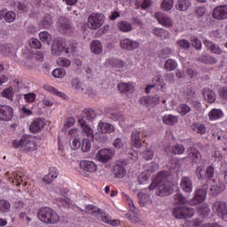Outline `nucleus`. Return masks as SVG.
Instances as JSON below:
<instances>
[{"instance_id": "62", "label": "nucleus", "mask_w": 227, "mask_h": 227, "mask_svg": "<svg viewBox=\"0 0 227 227\" xmlns=\"http://www.w3.org/2000/svg\"><path fill=\"white\" fill-rule=\"evenodd\" d=\"M164 77L165 81H167V82H169V84L175 83V74H173V73H167Z\"/></svg>"}, {"instance_id": "47", "label": "nucleus", "mask_w": 227, "mask_h": 227, "mask_svg": "<svg viewBox=\"0 0 227 227\" xmlns=\"http://www.w3.org/2000/svg\"><path fill=\"white\" fill-rule=\"evenodd\" d=\"M53 77L63 79L67 75V71L64 68H56L52 71Z\"/></svg>"}, {"instance_id": "56", "label": "nucleus", "mask_w": 227, "mask_h": 227, "mask_svg": "<svg viewBox=\"0 0 227 227\" xmlns=\"http://www.w3.org/2000/svg\"><path fill=\"white\" fill-rule=\"evenodd\" d=\"M71 84L74 90H76V91H84V89L81 86V82H79L78 79H74Z\"/></svg>"}, {"instance_id": "15", "label": "nucleus", "mask_w": 227, "mask_h": 227, "mask_svg": "<svg viewBox=\"0 0 227 227\" xmlns=\"http://www.w3.org/2000/svg\"><path fill=\"white\" fill-rule=\"evenodd\" d=\"M17 19V14L13 11H8L6 9L0 11V20H5L9 24L15 22Z\"/></svg>"}, {"instance_id": "64", "label": "nucleus", "mask_w": 227, "mask_h": 227, "mask_svg": "<svg viewBox=\"0 0 227 227\" xmlns=\"http://www.w3.org/2000/svg\"><path fill=\"white\" fill-rule=\"evenodd\" d=\"M219 97H221L223 98V100H227V87L220 88Z\"/></svg>"}, {"instance_id": "11", "label": "nucleus", "mask_w": 227, "mask_h": 227, "mask_svg": "<svg viewBox=\"0 0 227 227\" xmlns=\"http://www.w3.org/2000/svg\"><path fill=\"white\" fill-rule=\"evenodd\" d=\"M13 118V108L8 106H0V120L10 121Z\"/></svg>"}, {"instance_id": "8", "label": "nucleus", "mask_w": 227, "mask_h": 227, "mask_svg": "<svg viewBox=\"0 0 227 227\" xmlns=\"http://www.w3.org/2000/svg\"><path fill=\"white\" fill-rule=\"evenodd\" d=\"M120 47L123 51H136V49H139V43L137 41L126 38L121 40Z\"/></svg>"}, {"instance_id": "9", "label": "nucleus", "mask_w": 227, "mask_h": 227, "mask_svg": "<svg viewBox=\"0 0 227 227\" xmlns=\"http://www.w3.org/2000/svg\"><path fill=\"white\" fill-rule=\"evenodd\" d=\"M207 200V188H200L196 191L194 197L191 201V205H200Z\"/></svg>"}, {"instance_id": "58", "label": "nucleus", "mask_w": 227, "mask_h": 227, "mask_svg": "<svg viewBox=\"0 0 227 227\" xmlns=\"http://www.w3.org/2000/svg\"><path fill=\"white\" fill-rule=\"evenodd\" d=\"M57 63L59 67H65L66 68H68V66L70 65V61L68 60V59L65 58H59Z\"/></svg>"}, {"instance_id": "38", "label": "nucleus", "mask_w": 227, "mask_h": 227, "mask_svg": "<svg viewBox=\"0 0 227 227\" xmlns=\"http://www.w3.org/2000/svg\"><path fill=\"white\" fill-rule=\"evenodd\" d=\"M144 169L146 171L147 175H152V173L159 171V165L155 162H150L144 166Z\"/></svg>"}, {"instance_id": "42", "label": "nucleus", "mask_w": 227, "mask_h": 227, "mask_svg": "<svg viewBox=\"0 0 227 227\" xmlns=\"http://www.w3.org/2000/svg\"><path fill=\"white\" fill-rule=\"evenodd\" d=\"M208 116L210 120H219V118H223V111L221 109L214 108L209 112Z\"/></svg>"}, {"instance_id": "17", "label": "nucleus", "mask_w": 227, "mask_h": 227, "mask_svg": "<svg viewBox=\"0 0 227 227\" xmlns=\"http://www.w3.org/2000/svg\"><path fill=\"white\" fill-rule=\"evenodd\" d=\"M43 127H45V120L42 118H37L34 120L33 122L31 123L29 127V130L33 134H37V132H40V130H42Z\"/></svg>"}, {"instance_id": "55", "label": "nucleus", "mask_w": 227, "mask_h": 227, "mask_svg": "<svg viewBox=\"0 0 227 227\" xmlns=\"http://www.w3.org/2000/svg\"><path fill=\"white\" fill-rule=\"evenodd\" d=\"M221 192V187L217 184H213L210 186L209 194L212 196H217Z\"/></svg>"}, {"instance_id": "30", "label": "nucleus", "mask_w": 227, "mask_h": 227, "mask_svg": "<svg viewBox=\"0 0 227 227\" xmlns=\"http://www.w3.org/2000/svg\"><path fill=\"white\" fill-rule=\"evenodd\" d=\"M192 5V2L191 0H179L176 5V10H179V12H187Z\"/></svg>"}, {"instance_id": "59", "label": "nucleus", "mask_w": 227, "mask_h": 227, "mask_svg": "<svg viewBox=\"0 0 227 227\" xmlns=\"http://www.w3.org/2000/svg\"><path fill=\"white\" fill-rule=\"evenodd\" d=\"M114 148H123L125 146V142L121 140V138H115L114 141Z\"/></svg>"}, {"instance_id": "25", "label": "nucleus", "mask_w": 227, "mask_h": 227, "mask_svg": "<svg viewBox=\"0 0 227 227\" xmlns=\"http://www.w3.org/2000/svg\"><path fill=\"white\" fill-rule=\"evenodd\" d=\"M97 130H101L105 134H113V132H114L115 129H114V126H113L111 123L100 121L98 124Z\"/></svg>"}, {"instance_id": "20", "label": "nucleus", "mask_w": 227, "mask_h": 227, "mask_svg": "<svg viewBox=\"0 0 227 227\" xmlns=\"http://www.w3.org/2000/svg\"><path fill=\"white\" fill-rule=\"evenodd\" d=\"M203 43L207 51L212 52V54H223V50L215 43L210 40H205Z\"/></svg>"}, {"instance_id": "60", "label": "nucleus", "mask_w": 227, "mask_h": 227, "mask_svg": "<svg viewBox=\"0 0 227 227\" xmlns=\"http://www.w3.org/2000/svg\"><path fill=\"white\" fill-rule=\"evenodd\" d=\"M24 98L27 102H35L36 100V94L35 93H28L24 95Z\"/></svg>"}, {"instance_id": "43", "label": "nucleus", "mask_w": 227, "mask_h": 227, "mask_svg": "<svg viewBox=\"0 0 227 227\" xmlns=\"http://www.w3.org/2000/svg\"><path fill=\"white\" fill-rule=\"evenodd\" d=\"M177 113L181 114V116H185V114H189L191 113V106H189L187 104H181L177 107Z\"/></svg>"}, {"instance_id": "41", "label": "nucleus", "mask_w": 227, "mask_h": 227, "mask_svg": "<svg viewBox=\"0 0 227 227\" xmlns=\"http://www.w3.org/2000/svg\"><path fill=\"white\" fill-rule=\"evenodd\" d=\"M12 208V205L10 204V201L6 200H0V212H3L4 214H8Z\"/></svg>"}, {"instance_id": "10", "label": "nucleus", "mask_w": 227, "mask_h": 227, "mask_svg": "<svg viewBox=\"0 0 227 227\" xmlns=\"http://www.w3.org/2000/svg\"><path fill=\"white\" fill-rule=\"evenodd\" d=\"M213 19L216 20H224L227 19V5H220L213 10Z\"/></svg>"}, {"instance_id": "40", "label": "nucleus", "mask_w": 227, "mask_h": 227, "mask_svg": "<svg viewBox=\"0 0 227 227\" xmlns=\"http://www.w3.org/2000/svg\"><path fill=\"white\" fill-rule=\"evenodd\" d=\"M39 38L43 43H45L46 45H51V41L52 38L51 37V34H49L47 31H43L39 33Z\"/></svg>"}, {"instance_id": "45", "label": "nucleus", "mask_w": 227, "mask_h": 227, "mask_svg": "<svg viewBox=\"0 0 227 227\" xmlns=\"http://www.w3.org/2000/svg\"><path fill=\"white\" fill-rule=\"evenodd\" d=\"M118 27L123 33H127L129 31H132V25H130V23H129L127 21H121L118 24Z\"/></svg>"}, {"instance_id": "57", "label": "nucleus", "mask_w": 227, "mask_h": 227, "mask_svg": "<svg viewBox=\"0 0 227 227\" xmlns=\"http://www.w3.org/2000/svg\"><path fill=\"white\" fill-rule=\"evenodd\" d=\"M143 157L144 159H145V160H152V159H153V151L150 150V149H145L143 152Z\"/></svg>"}, {"instance_id": "13", "label": "nucleus", "mask_w": 227, "mask_h": 227, "mask_svg": "<svg viewBox=\"0 0 227 227\" xmlns=\"http://www.w3.org/2000/svg\"><path fill=\"white\" fill-rule=\"evenodd\" d=\"M111 159H113V153L109 149L100 150L96 154V160H98V162H102L103 164L109 162Z\"/></svg>"}, {"instance_id": "28", "label": "nucleus", "mask_w": 227, "mask_h": 227, "mask_svg": "<svg viewBox=\"0 0 227 227\" xmlns=\"http://www.w3.org/2000/svg\"><path fill=\"white\" fill-rule=\"evenodd\" d=\"M58 27L60 31H65V29H70L72 27V23L67 17H60L59 19Z\"/></svg>"}, {"instance_id": "50", "label": "nucleus", "mask_w": 227, "mask_h": 227, "mask_svg": "<svg viewBox=\"0 0 227 227\" xmlns=\"http://www.w3.org/2000/svg\"><path fill=\"white\" fill-rule=\"evenodd\" d=\"M192 45L196 49V51H201V48L203 47V44L201 43V40H200L198 37H192L191 39Z\"/></svg>"}, {"instance_id": "31", "label": "nucleus", "mask_w": 227, "mask_h": 227, "mask_svg": "<svg viewBox=\"0 0 227 227\" xmlns=\"http://www.w3.org/2000/svg\"><path fill=\"white\" fill-rule=\"evenodd\" d=\"M104 47L102 46V43L98 40H94L90 43V50L93 54H102Z\"/></svg>"}, {"instance_id": "24", "label": "nucleus", "mask_w": 227, "mask_h": 227, "mask_svg": "<svg viewBox=\"0 0 227 227\" xmlns=\"http://www.w3.org/2000/svg\"><path fill=\"white\" fill-rule=\"evenodd\" d=\"M202 95H203L205 100H207V102H208L209 104H214L215 102V99L217 98L215 92H214V90H212L208 88H205L203 90Z\"/></svg>"}, {"instance_id": "21", "label": "nucleus", "mask_w": 227, "mask_h": 227, "mask_svg": "<svg viewBox=\"0 0 227 227\" xmlns=\"http://www.w3.org/2000/svg\"><path fill=\"white\" fill-rule=\"evenodd\" d=\"M180 187L184 192H192V181L187 176L181 178Z\"/></svg>"}, {"instance_id": "34", "label": "nucleus", "mask_w": 227, "mask_h": 227, "mask_svg": "<svg viewBox=\"0 0 227 227\" xmlns=\"http://www.w3.org/2000/svg\"><path fill=\"white\" fill-rule=\"evenodd\" d=\"M177 67H178V63H176V60L173 59H167L164 64V69L167 72H173V70H176Z\"/></svg>"}, {"instance_id": "22", "label": "nucleus", "mask_w": 227, "mask_h": 227, "mask_svg": "<svg viewBox=\"0 0 227 227\" xmlns=\"http://www.w3.org/2000/svg\"><path fill=\"white\" fill-rule=\"evenodd\" d=\"M153 34L161 40H168L171 38V34H169V31L160 27H154L153 29Z\"/></svg>"}, {"instance_id": "53", "label": "nucleus", "mask_w": 227, "mask_h": 227, "mask_svg": "<svg viewBox=\"0 0 227 227\" xmlns=\"http://www.w3.org/2000/svg\"><path fill=\"white\" fill-rule=\"evenodd\" d=\"M58 203L62 205L65 208H70V199L68 198H58L57 199Z\"/></svg>"}, {"instance_id": "35", "label": "nucleus", "mask_w": 227, "mask_h": 227, "mask_svg": "<svg viewBox=\"0 0 227 227\" xmlns=\"http://www.w3.org/2000/svg\"><path fill=\"white\" fill-rule=\"evenodd\" d=\"M188 202L187 197L184 196V194L176 193L174 195L175 205H187Z\"/></svg>"}, {"instance_id": "19", "label": "nucleus", "mask_w": 227, "mask_h": 227, "mask_svg": "<svg viewBox=\"0 0 227 227\" xmlns=\"http://www.w3.org/2000/svg\"><path fill=\"white\" fill-rule=\"evenodd\" d=\"M88 137H92L95 141L98 143H106L107 141V135L105 134L101 130H98L95 134H93V129H91V134H89L88 131H83Z\"/></svg>"}, {"instance_id": "7", "label": "nucleus", "mask_w": 227, "mask_h": 227, "mask_svg": "<svg viewBox=\"0 0 227 227\" xmlns=\"http://www.w3.org/2000/svg\"><path fill=\"white\" fill-rule=\"evenodd\" d=\"M213 211L227 223V204L223 201H215L212 206Z\"/></svg>"}, {"instance_id": "3", "label": "nucleus", "mask_w": 227, "mask_h": 227, "mask_svg": "<svg viewBox=\"0 0 227 227\" xmlns=\"http://www.w3.org/2000/svg\"><path fill=\"white\" fill-rule=\"evenodd\" d=\"M97 111L93 110V108H86L83 110L82 114V118L78 119V123L82 127L83 132H88V134H91V128L88 125L86 121L89 123H93L95 120H97Z\"/></svg>"}, {"instance_id": "48", "label": "nucleus", "mask_w": 227, "mask_h": 227, "mask_svg": "<svg viewBox=\"0 0 227 227\" xmlns=\"http://www.w3.org/2000/svg\"><path fill=\"white\" fill-rule=\"evenodd\" d=\"M173 4H174L173 0H163L160 7L163 10V12H169V10L173 8Z\"/></svg>"}, {"instance_id": "5", "label": "nucleus", "mask_w": 227, "mask_h": 227, "mask_svg": "<svg viewBox=\"0 0 227 227\" xmlns=\"http://www.w3.org/2000/svg\"><path fill=\"white\" fill-rule=\"evenodd\" d=\"M214 175H215V170L212 166L207 167L206 170L204 166H199L196 168V176L199 180H205V178L212 180Z\"/></svg>"}, {"instance_id": "33", "label": "nucleus", "mask_w": 227, "mask_h": 227, "mask_svg": "<svg viewBox=\"0 0 227 227\" xmlns=\"http://www.w3.org/2000/svg\"><path fill=\"white\" fill-rule=\"evenodd\" d=\"M118 90L121 93H134V86L130 83L121 82L118 84Z\"/></svg>"}, {"instance_id": "26", "label": "nucleus", "mask_w": 227, "mask_h": 227, "mask_svg": "<svg viewBox=\"0 0 227 227\" xmlns=\"http://www.w3.org/2000/svg\"><path fill=\"white\" fill-rule=\"evenodd\" d=\"M114 174L115 178H123L125 175H127V170H125V167L121 165V163H117L113 167Z\"/></svg>"}, {"instance_id": "18", "label": "nucleus", "mask_w": 227, "mask_h": 227, "mask_svg": "<svg viewBox=\"0 0 227 227\" xmlns=\"http://www.w3.org/2000/svg\"><path fill=\"white\" fill-rule=\"evenodd\" d=\"M80 168L83 169L86 173H96L98 167L97 164L90 160L80 161Z\"/></svg>"}, {"instance_id": "29", "label": "nucleus", "mask_w": 227, "mask_h": 227, "mask_svg": "<svg viewBox=\"0 0 227 227\" xmlns=\"http://www.w3.org/2000/svg\"><path fill=\"white\" fill-rule=\"evenodd\" d=\"M23 148L27 152H35V150H37L38 145L35 140H29V138L25 137Z\"/></svg>"}, {"instance_id": "39", "label": "nucleus", "mask_w": 227, "mask_h": 227, "mask_svg": "<svg viewBox=\"0 0 227 227\" xmlns=\"http://www.w3.org/2000/svg\"><path fill=\"white\" fill-rule=\"evenodd\" d=\"M199 59L201 63H205L206 65H215V63H217L216 59L210 55L200 56Z\"/></svg>"}, {"instance_id": "36", "label": "nucleus", "mask_w": 227, "mask_h": 227, "mask_svg": "<svg viewBox=\"0 0 227 227\" xmlns=\"http://www.w3.org/2000/svg\"><path fill=\"white\" fill-rule=\"evenodd\" d=\"M192 130H193V132H197V134H205V132H207V126H205V124L203 123H193L192 124Z\"/></svg>"}, {"instance_id": "16", "label": "nucleus", "mask_w": 227, "mask_h": 227, "mask_svg": "<svg viewBox=\"0 0 227 227\" xmlns=\"http://www.w3.org/2000/svg\"><path fill=\"white\" fill-rule=\"evenodd\" d=\"M67 47V43L63 42V40H55L53 41V44L51 46V52L53 56H59L65 48Z\"/></svg>"}, {"instance_id": "54", "label": "nucleus", "mask_w": 227, "mask_h": 227, "mask_svg": "<svg viewBox=\"0 0 227 227\" xmlns=\"http://www.w3.org/2000/svg\"><path fill=\"white\" fill-rule=\"evenodd\" d=\"M29 43L32 49H42V43L36 38L30 39Z\"/></svg>"}, {"instance_id": "12", "label": "nucleus", "mask_w": 227, "mask_h": 227, "mask_svg": "<svg viewBox=\"0 0 227 227\" xmlns=\"http://www.w3.org/2000/svg\"><path fill=\"white\" fill-rule=\"evenodd\" d=\"M160 102V98L159 96L153 97H143L140 98L141 106H145V107H155Z\"/></svg>"}, {"instance_id": "44", "label": "nucleus", "mask_w": 227, "mask_h": 227, "mask_svg": "<svg viewBox=\"0 0 227 227\" xmlns=\"http://www.w3.org/2000/svg\"><path fill=\"white\" fill-rule=\"evenodd\" d=\"M55 178H58V172H50L48 175L43 176V182L47 185L49 184H52Z\"/></svg>"}, {"instance_id": "52", "label": "nucleus", "mask_w": 227, "mask_h": 227, "mask_svg": "<svg viewBox=\"0 0 227 227\" xmlns=\"http://www.w3.org/2000/svg\"><path fill=\"white\" fill-rule=\"evenodd\" d=\"M172 152L175 155H182L185 152V147L183 145H176L172 147Z\"/></svg>"}, {"instance_id": "37", "label": "nucleus", "mask_w": 227, "mask_h": 227, "mask_svg": "<svg viewBox=\"0 0 227 227\" xmlns=\"http://www.w3.org/2000/svg\"><path fill=\"white\" fill-rule=\"evenodd\" d=\"M162 121L165 125H175V123L178 122V117L173 114H167L162 117Z\"/></svg>"}, {"instance_id": "1", "label": "nucleus", "mask_w": 227, "mask_h": 227, "mask_svg": "<svg viewBox=\"0 0 227 227\" xmlns=\"http://www.w3.org/2000/svg\"><path fill=\"white\" fill-rule=\"evenodd\" d=\"M168 177L169 171L167 170L160 171L156 175L154 184L157 196L164 198V196L173 194V186H171V182L168 180Z\"/></svg>"}, {"instance_id": "63", "label": "nucleus", "mask_w": 227, "mask_h": 227, "mask_svg": "<svg viewBox=\"0 0 227 227\" xmlns=\"http://www.w3.org/2000/svg\"><path fill=\"white\" fill-rule=\"evenodd\" d=\"M43 61V53L42 51H37L33 55L31 61Z\"/></svg>"}, {"instance_id": "51", "label": "nucleus", "mask_w": 227, "mask_h": 227, "mask_svg": "<svg viewBox=\"0 0 227 227\" xmlns=\"http://www.w3.org/2000/svg\"><path fill=\"white\" fill-rule=\"evenodd\" d=\"M2 97H4V98H8L9 100H12V98H13V89L12 87L4 89L2 91Z\"/></svg>"}, {"instance_id": "32", "label": "nucleus", "mask_w": 227, "mask_h": 227, "mask_svg": "<svg viewBox=\"0 0 227 227\" xmlns=\"http://www.w3.org/2000/svg\"><path fill=\"white\" fill-rule=\"evenodd\" d=\"M187 155L188 159H191V160H193L194 162H198V160L201 159V154H200V152H198V150L192 147H190L187 150Z\"/></svg>"}, {"instance_id": "14", "label": "nucleus", "mask_w": 227, "mask_h": 227, "mask_svg": "<svg viewBox=\"0 0 227 227\" xmlns=\"http://www.w3.org/2000/svg\"><path fill=\"white\" fill-rule=\"evenodd\" d=\"M154 19L158 20L159 24L164 26L165 27H171L173 26V20L168 15L163 12L154 13Z\"/></svg>"}, {"instance_id": "27", "label": "nucleus", "mask_w": 227, "mask_h": 227, "mask_svg": "<svg viewBox=\"0 0 227 227\" xmlns=\"http://www.w3.org/2000/svg\"><path fill=\"white\" fill-rule=\"evenodd\" d=\"M52 24H54L52 16L51 14H46L40 21L39 26L42 29H49L51 27Z\"/></svg>"}, {"instance_id": "6", "label": "nucleus", "mask_w": 227, "mask_h": 227, "mask_svg": "<svg viewBox=\"0 0 227 227\" xmlns=\"http://www.w3.org/2000/svg\"><path fill=\"white\" fill-rule=\"evenodd\" d=\"M88 26L90 29H98L104 26V14L92 13L88 19Z\"/></svg>"}, {"instance_id": "46", "label": "nucleus", "mask_w": 227, "mask_h": 227, "mask_svg": "<svg viewBox=\"0 0 227 227\" xmlns=\"http://www.w3.org/2000/svg\"><path fill=\"white\" fill-rule=\"evenodd\" d=\"M176 44L184 51H189L191 49V42L187 41L186 39H181L176 42Z\"/></svg>"}, {"instance_id": "23", "label": "nucleus", "mask_w": 227, "mask_h": 227, "mask_svg": "<svg viewBox=\"0 0 227 227\" xmlns=\"http://www.w3.org/2000/svg\"><path fill=\"white\" fill-rule=\"evenodd\" d=\"M131 145L133 148H141L143 144L141 143V132L135 130L131 133Z\"/></svg>"}, {"instance_id": "4", "label": "nucleus", "mask_w": 227, "mask_h": 227, "mask_svg": "<svg viewBox=\"0 0 227 227\" xmlns=\"http://www.w3.org/2000/svg\"><path fill=\"white\" fill-rule=\"evenodd\" d=\"M173 215L176 219H187V217L194 215V209L185 206H178L174 208Z\"/></svg>"}, {"instance_id": "2", "label": "nucleus", "mask_w": 227, "mask_h": 227, "mask_svg": "<svg viewBox=\"0 0 227 227\" xmlns=\"http://www.w3.org/2000/svg\"><path fill=\"white\" fill-rule=\"evenodd\" d=\"M37 217L42 223H45V224H58L59 223L60 218L59 215L56 210L51 207H41L37 212Z\"/></svg>"}, {"instance_id": "49", "label": "nucleus", "mask_w": 227, "mask_h": 227, "mask_svg": "<svg viewBox=\"0 0 227 227\" xmlns=\"http://www.w3.org/2000/svg\"><path fill=\"white\" fill-rule=\"evenodd\" d=\"M91 150V141L88 138H84L82 142V152L87 153Z\"/></svg>"}, {"instance_id": "61", "label": "nucleus", "mask_w": 227, "mask_h": 227, "mask_svg": "<svg viewBox=\"0 0 227 227\" xmlns=\"http://www.w3.org/2000/svg\"><path fill=\"white\" fill-rule=\"evenodd\" d=\"M24 141L25 137L21 138L20 140H14L12 142L13 148H24Z\"/></svg>"}]
</instances>
